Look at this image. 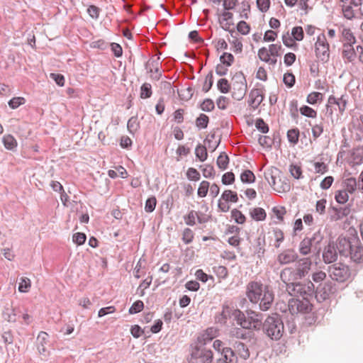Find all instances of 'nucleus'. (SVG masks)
<instances>
[{"label": "nucleus", "instance_id": "obj_1", "mask_svg": "<svg viewBox=\"0 0 363 363\" xmlns=\"http://www.w3.org/2000/svg\"><path fill=\"white\" fill-rule=\"evenodd\" d=\"M246 296L252 303H258L262 311L269 310L274 301V294L261 281H250L246 286Z\"/></svg>", "mask_w": 363, "mask_h": 363}, {"label": "nucleus", "instance_id": "obj_2", "mask_svg": "<svg viewBox=\"0 0 363 363\" xmlns=\"http://www.w3.org/2000/svg\"><path fill=\"white\" fill-rule=\"evenodd\" d=\"M233 315L240 327L247 330H259L263 324L262 314L252 310H247L245 314L240 310L235 309Z\"/></svg>", "mask_w": 363, "mask_h": 363}, {"label": "nucleus", "instance_id": "obj_3", "mask_svg": "<svg viewBox=\"0 0 363 363\" xmlns=\"http://www.w3.org/2000/svg\"><path fill=\"white\" fill-rule=\"evenodd\" d=\"M261 328L268 337L274 340H279L285 331L284 323L278 313L269 315Z\"/></svg>", "mask_w": 363, "mask_h": 363}, {"label": "nucleus", "instance_id": "obj_4", "mask_svg": "<svg viewBox=\"0 0 363 363\" xmlns=\"http://www.w3.org/2000/svg\"><path fill=\"white\" fill-rule=\"evenodd\" d=\"M311 266L310 258H303L298 262L296 268L287 267L281 272V280L286 283L291 281H297L305 277L309 272Z\"/></svg>", "mask_w": 363, "mask_h": 363}, {"label": "nucleus", "instance_id": "obj_5", "mask_svg": "<svg viewBox=\"0 0 363 363\" xmlns=\"http://www.w3.org/2000/svg\"><path fill=\"white\" fill-rule=\"evenodd\" d=\"M286 282V290L290 295L302 297L303 299H313L315 294V284L311 280Z\"/></svg>", "mask_w": 363, "mask_h": 363}, {"label": "nucleus", "instance_id": "obj_6", "mask_svg": "<svg viewBox=\"0 0 363 363\" xmlns=\"http://www.w3.org/2000/svg\"><path fill=\"white\" fill-rule=\"evenodd\" d=\"M323 235L318 231L311 237H306L299 244V252L303 255H308L311 252L312 249L319 253L320 251V244L323 240Z\"/></svg>", "mask_w": 363, "mask_h": 363}, {"label": "nucleus", "instance_id": "obj_7", "mask_svg": "<svg viewBox=\"0 0 363 363\" xmlns=\"http://www.w3.org/2000/svg\"><path fill=\"white\" fill-rule=\"evenodd\" d=\"M213 354L211 350L206 349L203 345H196L192 347L189 363H212Z\"/></svg>", "mask_w": 363, "mask_h": 363}, {"label": "nucleus", "instance_id": "obj_8", "mask_svg": "<svg viewBox=\"0 0 363 363\" xmlns=\"http://www.w3.org/2000/svg\"><path fill=\"white\" fill-rule=\"evenodd\" d=\"M357 237H342L340 236L337 240V247L340 257L347 258L355 250L359 242Z\"/></svg>", "mask_w": 363, "mask_h": 363}, {"label": "nucleus", "instance_id": "obj_9", "mask_svg": "<svg viewBox=\"0 0 363 363\" xmlns=\"http://www.w3.org/2000/svg\"><path fill=\"white\" fill-rule=\"evenodd\" d=\"M328 273L332 279L338 282L345 281L350 278L351 274L348 266L341 263H337L330 266Z\"/></svg>", "mask_w": 363, "mask_h": 363}, {"label": "nucleus", "instance_id": "obj_10", "mask_svg": "<svg viewBox=\"0 0 363 363\" xmlns=\"http://www.w3.org/2000/svg\"><path fill=\"white\" fill-rule=\"evenodd\" d=\"M315 52L317 58L321 62H327L329 60V44L324 34L318 35L315 44Z\"/></svg>", "mask_w": 363, "mask_h": 363}, {"label": "nucleus", "instance_id": "obj_11", "mask_svg": "<svg viewBox=\"0 0 363 363\" xmlns=\"http://www.w3.org/2000/svg\"><path fill=\"white\" fill-rule=\"evenodd\" d=\"M335 291L333 284L331 281L320 283L315 286L314 297L318 302L321 303L330 298L331 294Z\"/></svg>", "mask_w": 363, "mask_h": 363}, {"label": "nucleus", "instance_id": "obj_12", "mask_svg": "<svg viewBox=\"0 0 363 363\" xmlns=\"http://www.w3.org/2000/svg\"><path fill=\"white\" fill-rule=\"evenodd\" d=\"M311 299L291 300L289 302V311L294 315L298 313H308L311 311L313 305L311 303Z\"/></svg>", "mask_w": 363, "mask_h": 363}, {"label": "nucleus", "instance_id": "obj_13", "mask_svg": "<svg viewBox=\"0 0 363 363\" xmlns=\"http://www.w3.org/2000/svg\"><path fill=\"white\" fill-rule=\"evenodd\" d=\"M337 242H330L328 245L325 247L323 252V259L324 262L330 264L335 262L337 259Z\"/></svg>", "mask_w": 363, "mask_h": 363}, {"label": "nucleus", "instance_id": "obj_14", "mask_svg": "<svg viewBox=\"0 0 363 363\" xmlns=\"http://www.w3.org/2000/svg\"><path fill=\"white\" fill-rule=\"evenodd\" d=\"M350 205L345 206H331L328 208V214L331 220H338L347 216L350 213Z\"/></svg>", "mask_w": 363, "mask_h": 363}, {"label": "nucleus", "instance_id": "obj_15", "mask_svg": "<svg viewBox=\"0 0 363 363\" xmlns=\"http://www.w3.org/2000/svg\"><path fill=\"white\" fill-rule=\"evenodd\" d=\"M347 99L348 96L347 94L342 95L340 97H335L333 95L330 96L328 100L327 107L328 108L333 105L337 106L340 113H342L346 108Z\"/></svg>", "mask_w": 363, "mask_h": 363}, {"label": "nucleus", "instance_id": "obj_16", "mask_svg": "<svg viewBox=\"0 0 363 363\" xmlns=\"http://www.w3.org/2000/svg\"><path fill=\"white\" fill-rule=\"evenodd\" d=\"M48 334L46 332L41 331L37 337V348L39 353L45 357L49 354L45 345L48 342Z\"/></svg>", "mask_w": 363, "mask_h": 363}, {"label": "nucleus", "instance_id": "obj_17", "mask_svg": "<svg viewBox=\"0 0 363 363\" xmlns=\"http://www.w3.org/2000/svg\"><path fill=\"white\" fill-rule=\"evenodd\" d=\"M298 255L292 250H286L278 255L277 260L281 264L294 262L298 259Z\"/></svg>", "mask_w": 363, "mask_h": 363}, {"label": "nucleus", "instance_id": "obj_18", "mask_svg": "<svg viewBox=\"0 0 363 363\" xmlns=\"http://www.w3.org/2000/svg\"><path fill=\"white\" fill-rule=\"evenodd\" d=\"M233 349L238 356V359L240 357L243 360H246L250 357V351L247 346L242 342L236 341L233 344Z\"/></svg>", "mask_w": 363, "mask_h": 363}, {"label": "nucleus", "instance_id": "obj_19", "mask_svg": "<svg viewBox=\"0 0 363 363\" xmlns=\"http://www.w3.org/2000/svg\"><path fill=\"white\" fill-rule=\"evenodd\" d=\"M238 356L231 348H225L221 357L217 360V363H238Z\"/></svg>", "mask_w": 363, "mask_h": 363}, {"label": "nucleus", "instance_id": "obj_20", "mask_svg": "<svg viewBox=\"0 0 363 363\" xmlns=\"http://www.w3.org/2000/svg\"><path fill=\"white\" fill-rule=\"evenodd\" d=\"M250 105L253 106L255 104V108H257L264 99V89H253L250 93Z\"/></svg>", "mask_w": 363, "mask_h": 363}, {"label": "nucleus", "instance_id": "obj_21", "mask_svg": "<svg viewBox=\"0 0 363 363\" xmlns=\"http://www.w3.org/2000/svg\"><path fill=\"white\" fill-rule=\"evenodd\" d=\"M245 328H233L230 331V335L233 337H236L242 340L250 339L254 336V333L251 330L245 331Z\"/></svg>", "mask_w": 363, "mask_h": 363}, {"label": "nucleus", "instance_id": "obj_22", "mask_svg": "<svg viewBox=\"0 0 363 363\" xmlns=\"http://www.w3.org/2000/svg\"><path fill=\"white\" fill-rule=\"evenodd\" d=\"M342 57L345 59H347L349 62H352L357 54L359 53L357 52V49L354 50L353 47V44L350 43H343V49H342Z\"/></svg>", "mask_w": 363, "mask_h": 363}, {"label": "nucleus", "instance_id": "obj_23", "mask_svg": "<svg viewBox=\"0 0 363 363\" xmlns=\"http://www.w3.org/2000/svg\"><path fill=\"white\" fill-rule=\"evenodd\" d=\"M341 186L342 189L350 194H352L357 190V179L354 177L344 179Z\"/></svg>", "mask_w": 363, "mask_h": 363}, {"label": "nucleus", "instance_id": "obj_24", "mask_svg": "<svg viewBox=\"0 0 363 363\" xmlns=\"http://www.w3.org/2000/svg\"><path fill=\"white\" fill-rule=\"evenodd\" d=\"M354 251L348 256L347 258L354 263L359 264L363 262V246L359 242L357 246L354 248Z\"/></svg>", "mask_w": 363, "mask_h": 363}, {"label": "nucleus", "instance_id": "obj_25", "mask_svg": "<svg viewBox=\"0 0 363 363\" xmlns=\"http://www.w3.org/2000/svg\"><path fill=\"white\" fill-rule=\"evenodd\" d=\"M160 65L161 62L160 55L156 58L155 57H152L145 64V69L150 72L157 73L160 72Z\"/></svg>", "mask_w": 363, "mask_h": 363}, {"label": "nucleus", "instance_id": "obj_26", "mask_svg": "<svg viewBox=\"0 0 363 363\" xmlns=\"http://www.w3.org/2000/svg\"><path fill=\"white\" fill-rule=\"evenodd\" d=\"M279 174V169L277 167H272L264 172V178L271 186L276 184V178Z\"/></svg>", "mask_w": 363, "mask_h": 363}, {"label": "nucleus", "instance_id": "obj_27", "mask_svg": "<svg viewBox=\"0 0 363 363\" xmlns=\"http://www.w3.org/2000/svg\"><path fill=\"white\" fill-rule=\"evenodd\" d=\"M2 316L5 320L15 323L16 321L17 311L13 308L5 307L3 311Z\"/></svg>", "mask_w": 363, "mask_h": 363}, {"label": "nucleus", "instance_id": "obj_28", "mask_svg": "<svg viewBox=\"0 0 363 363\" xmlns=\"http://www.w3.org/2000/svg\"><path fill=\"white\" fill-rule=\"evenodd\" d=\"M250 215L252 219L256 221L264 220L267 217V213L262 208H254L250 210Z\"/></svg>", "mask_w": 363, "mask_h": 363}, {"label": "nucleus", "instance_id": "obj_29", "mask_svg": "<svg viewBox=\"0 0 363 363\" xmlns=\"http://www.w3.org/2000/svg\"><path fill=\"white\" fill-rule=\"evenodd\" d=\"M230 311L228 306H223L222 312L217 314L215 317L216 322L220 324H225L228 318L230 317Z\"/></svg>", "mask_w": 363, "mask_h": 363}, {"label": "nucleus", "instance_id": "obj_30", "mask_svg": "<svg viewBox=\"0 0 363 363\" xmlns=\"http://www.w3.org/2000/svg\"><path fill=\"white\" fill-rule=\"evenodd\" d=\"M229 161L230 159L228 155L225 152H223L218 157L216 164L219 169L225 170L228 168Z\"/></svg>", "mask_w": 363, "mask_h": 363}, {"label": "nucleus", "instance_id": "obj_31", "mask_svg": "<svg viewBox=\"0 0 363 363\" xmlns=\"http://www.w3.org/2000/svg\"><path fill=\"white\" fill-rule=\"evenodd\" d=\"M3 143L7 150H13L17 147L16 140L10 134L4 136Z\"/></svg>", "mask_w": 363, "mask_h": 363}, {"label": "nucleus", "instance_id": "obj_32", "mask_svg": "<svg viewBox=\"0 0 363 363\" xmlns=\"http://www.w3.org/2000/svg\"><path fill=\"white\" fill-rule=\"evenodd\" d=\"M284 328L289 331L290 334H294L296 333V325L295 323V317L294 314L290 313V315L286 317V326H284Z\"/></svg>", "mask_w": 363, "mask_h": 363}, {"label": "nucleus", "instance_id": "obj_33", "mask_svg": "<svg viewBox=\"0 0 363 363\" xmlns=\"http://www.w3.org/2000/svg\"><path fill=\"white\" fill-rule=\"evenodd\" d=\"M300 131L298 128H291L287 131V138L291 144L296 145L298 142Z\"/></svg>", "mask_w": 363, "mask_h": 363}, {"label": "nucleus", "instance_id": "obj_34", "mask_svg": "<svg viewBox=\"0 0 363 363\" xmlns=\"http://www.w3.org/2000/svg\"><path fill=\"white\" fill-rule=\"evenodd\" d=\"M272 235L275 240L273 245L276 248H279L280 247L281 243L284 240V233L281 230H280L279 228H274L272 230Z\"/></svg>", "mask_w": 363, "mask_h": 363}, {"label": "nucleus", "instance_id": "obj_35", "mask_svg": "<svg viewBox=\"0 0 363 363\" xmlns=\"http://www.w3.org/2000/svg\"><path fill=\"white\" fill-rule=\"evenodd\" d=\"M195 155L199 161L204 162L208 157L206 147L201 144H199L195 149Z\"/></svg>", "mask_w": 363, "mask_h": 363}, {"label": "nucleus", "instance_id": "obj_36", "mask_svg": "<svg viewBox=\"0 0 363 363\" xmlns=\"http://www.w3.org/2000/svg\"><path fill=\"white\" fill-rule=\"evenodd\" d=\"M335 201L340 204H345L349 200V193L341 189L335 192Z\"/></svg>", "mask_w": 363, "mask_h": 363}, {"label": "nucleus", "instance_id": "obj_37", "mask_svg": "<svg viewBox=\"0 0 363 363\" xmlns=\"http://www.w3.org/2000/svg\"><path fill=\"white\" fill-rule=\"evenodd\" d=\"M221 199H223L225 202L231 201L236 203L238 201L237 193L231 190L224 191L221 195Z\"/></svg>", "mask_w": 363, "mask_h": 363}, {"label": "nucleus", "instance_id": "obj_38", "mask_svg": "<svg viewBox=\"0 0 363 363\" xmlns=\"http://www.w3.org/2000/svg\"><path fill=\"white\" fill-rule=\"evenodd\" d=\"M342 40L344 43L354 44L356 42L355 38L349 28H343L342 30Z\"/></svg>", "mask_w": 363, "mask_h": 363}, {"label": "nucleus", "instance_id": "obj_39", "mask_svg": "<svg viewBox=\"0 0 363 363\" xmlns=\"http://www.w3.org/2000/svg\"><path fill=\"white\" fill-rule=\"evenodd\" d=\"M209 123V118L204 113H201L196 119V125L199 129L206 128Z\"/></svg>", "mask_w": 363, "mask_h": 363}, {"label": "nucleus", "instance_id": "obj_40", "mask_svg": "<svg viewBox=\"0 0 363 363\" xmlns=\"http://www.w3.org/2000/svg\"><path fill=\"white\" fill-rule=\"evenodd\" d=\"M240 179L243 183L251 184L255 182V176L251 170L247 169L241 173Z\"/></svg>", "mask_w": 363, "mask_h": 363}, {"label": "nucleus", "instance_id": "obj_41", "mask_svg": "<svg viewBox=\"0 0 363 363\" xmlns=\"http://www.w3.org/2000/svg\"><path fill=\"white\" fill-rule=\"evenodd\" d=\"M152 86L149 83H144L140 87V96L141 99H148L152 96Z\"/></svg>", "mask_w": 363, "mask_h": 363}, {"label": "nucleus", "instance_id": "obj_42", "mask_svg": "<svg viewBox=\"0 0 363 363\" xmlns=\"http://www.w3.org/2000/svg\"><path fill=\"white\" fill-rule=\"evenodd\" d=\"M299 111L301 115L308 118H314L317 116V111L306 105L301 106Z\"/></svg>", "mask_w": 363, "mask_h": 363}, {"label": "nucleus", "instance_id": "obj_43", "mask_svg": "<svg viewBox=\"0 0 363 363\" xmlns=\"http://www.w3.org/2000/svg\"><path fill=\"white\" fill-rule=\"evenodd\" d=\"M294 39L293 37H291L289 35V31L284 34L282 36V41L285 46L289 48H292L294 50H296L297 48V44L294 42Z\"/></svg>", "mask_w": 363, "mask_h": 363}, {"label": "nucleus", "instance_id": "obj_44", "mask_svg": "<svg viewBox=\"0 0 363 363\" xmlns=\"http://www.w3.org/2000/svg\"><path fill=\"white\" fill-rule=\"evenodd\" d=\"M231 216L238 224H243L246 220L245 215L236 208L231 211Z\"/></svg>", "mask_w": 363, "mask_h": 363}, {"label": "nucleus", "instance_id": "obj_45", "mask_svg": "<svg viewBox=\"0 0 363 363\" xmlns=\"http://www.w3.org/2000/svg\"><path fill=\"white\" fill-rule=\"evenodd\" d=\"M326 278V274L323 271H318L313 273L311 279L313 283L315 284V286L318 285L320 283H324L323 281Z\"/></svg>", "mask_w": 363, "mask_h": 363}, {"label": "nucleus", "instance_id": "obj_46", "mask_svg": "<svg viewBox=\"0 0 363 363\" xmlns=\"http://www.w3.org/2000/svg\"><path fill=\"white\" fill-rule=\"evenodd\" d=\"M127 128L130 133L133 134L136 131H138L139 128V123L138 122V118L135 116H132L128 121Z\"/></svg>", "mask_w": 363, "mask_h": 363}, {"label": "nucleus", "instance_id": "obj_47", "mask_svg": "<svg viewBox=\"0 0 363 363\" xmlns=\"http://www.w3.org/2000/svg\"><path fill=\"white\" fill-rule=\"evenodd\" d=\"M322 99L323 94L321 93L313 91L308 95L306 101L307 103L311 105H314L317 104L318 101H321Z\"/></svg>", "mask_w": 363, "mask_h": 363}, {"label": "nucleus", "instance_id": "obj_48", "mask_svg": "<svg viewBox=\"0 0 363 363\" xmlns=\"http://www.w3.org/2000/svg\"><path fill=\"white\" fill-rule=\"evenodd\" d=\"M234 56L229 52H224L220 57L221 64L225 65L226 67H230L234 62Z\"/></svg>", "mask_w": 363, "mask_h": 363}, {"label": "nucleus", "instance_id": "obj_49", "mask_svg": "<svg viewBox=\"0 0 363 363\" xmlns=\"http://www.w3.org/2000/svg\"><path fill=\"white\" fill-rule=\"evenodd\" d=\"M217 86L218 89L223 94L228 93L230 88L228 81L225 78H222L218 81Z\"/></svg>", "mask_w": 363, "mask_h": 363}, {"label": "nucleus", "instance_id": "obj_50", "mask_svg": "<svg viewBox=\"0 0 363 363\" xmlns=\"http://www.w3.org/2000/svg\"><path fill=\"white\" fill-rule=\"evenodd\" d=\"M30 287V280L27 277H21L18 284V291L21 293H26Z\"/></svg>", "mask_w": 363, "mask_h": 363}, {"label": "nucleus", "instance_id": "obj_51", "mask_svg": "<svg viewBox=\"0 0 363 363\" xmlns=\"http://www.w3.org/2000/svg\"><path fill=\"white\" fill-rule=\"evenodd\" d=\"M309 125L311 126L312 135L314 140L319 138L323 133V125L322 123L318 124L312 125L311 123Z\"/></svg>", "mask_w": 363, "mask_h": 363}, {"label": "nucleus", "instance_id": "obj_52", "mask_svg": "<svg viewBox=\"0 0 363 363\" xmlns=\"http://www.w3.org/2000/svg\"><path fill=\"white\" fill-rule=\"evenodd\" d=\"M198 213L194 210L189 212L186 216H184V219L185 223L189 226H194L196 224V218L197 217Z\"/></svg>", "mask_w": 363, "mask_h": 363}, {"label": "nucleus", "instance_id": "obj_53", "mask_svg": "<svg viewBox=\"0 0 363 363\" xmlns=\"http://www.w3.org/2000/svg\"><path fill=\"white\" fill-rule=\"evenodd\" d=\"M283 82L287 87H293L296 82L295 76L291 72L285 73L283 77Z\"/></svg>", "mask_w": 363, "mask_h": 363}, {"label": "nucleus", "instance_id": "obj_54", "mask_svg": "<svg viewBox=\"0 0 363 363\" xmlns=\"http://www.w3.org/2000/svg\"><path fill=\"white\" fill-rule=\"evenodd\" d=\"M291 35L296 41H301L303 39L304 33L301 26H295L292 28Z\"/></svg>", "mask_w": 363, "mask_h": 363}, {"label": "nucleus", "instance_id": "obj_55", "mask_svg": "<svg viewBox=\"0 0 363 363\" xmlns=\"http://www.w3.org/2000/svg\"><path fill=\"white\" fill-rule=\"evenodd\" d=\"M209 186L210 183L208 182L202 181L198 189V196L201 198L206 196L208 191Z\"/></svg>", "mask_w": 363, "mask_h": 363}, {"label": "nucleus", "instance_id": "obj_56", "mask_svg": "<svg viewBox=\"0 0 363 363\" xmlns=\"http://www.w3.org/2000/svg\"><path fill=\"white\" fill-rule=\"evenodd\" d=\"M26 103V99L23 97H13L11 100L9 101L8 104L10 108L12 109H16L18 108L21 105H23Z\"/></svg>", "mask_w": 363, "mask_h": 363}, {"label": "nucleus", "instance_id": "obj_57", "mask_svg": "<svg viewBox=\"0 0 363 363\" xmlns=\"http://www.w3.org/2000/svg\"><path fill=\"white\" fill-rule=\"evenodd\" d=\"M200 108L203 111L210 112L214 109L215 104L212 99H206L201 104Z\"/></svg>", "mask_w": 363, "mask_h": 363}, {"label": "nucleus", "instance_id": "obj_58", "mask_svg": "<svg viewBox=\"0 0 363 363\" xmlns=\"http://www.w3.org/2000/svg\"><path fill=\"white\" fill-rule=\"evenodd\" d=\"M157 199L155 196L148 198L145 201V211L147 213H152L155 209Z\"/></svg>", "mask_w": 363, "mask_h": 363}, {"label": "nucleus", "instance_id": "obj_59", "mask_svg": "<svg viewBox=\"0 0 363 363\" xmlns=\"http://www.w3.org/2000/svg\"><path fill=\"white\" fill-rule=\"evenodd\" d=\"M289 172L293 177L296 179L302 178V169L300 166L297 164H291L289 167Z\"/></svg>", "mask_w": 363, "mask_h": 363}, {"label": "nucleus", "instance_id": "obj_60", "mask_svg": "<svg viewBox=\"0 0 363 363\" xmlns=\"http://www.w3.org/2000/svg\"><path fill=\"white\" fill-rule=\"evenodd\" d=\"M144 308V303L142 301H135L128 310L130 314H136L140 312Z\"/></svg>", "mask_w": 363, "mask_h": 363}, {"label": "nucleus", "instance_id": "obj_61", "mask_svg": "<svg viewBox=\"0 0 363 363\" xmlns=\"http://www.w3.org/2000/svg\"><path fill=\"white\" fill-rule=\"evenodd\" d=\"M256 128L262 133H267L269 132V125L264 122V121L259 118L256 120L255 122Z\"/></svg>", "mask_w": 363, "mask_h": 363}, {"label": "nucleus", "instance_id": "obj_62", "mask_svg": "<svg viewBox=\"0 0 363 363\" xmlns=\"http://www.w3.org/2000/svg\"><path fill=\"white\" fill-rule=\"evenodd\" d=\"M186 177L189 180L199 181L200 179V173L194 167H190L186 172Z\"/></svg>", "mask_w": 363, "mask_h": 363}, {"label": "nucleus", "instance_id": "obj_63", "mask_svg": "<svg viewBox=\"0 0 363 363\" xmlns=\"http://www.w3.org/2000/svg\"><path fill=\"white\" fill-rule=\"evenodd\" d=\"M194 233L190 228H185L182 233V240L185 244H189L193 241Z\"/></svg>", "mask_w": 363, "mask_h": 363}, {"label": "nucleus", "instance_id": "obj_64", "mask_svg": "<svg viewBox=\"0 0 363 363\" xmlns=\"http://www.w3.org/2000/svg\"><path fill=\"white\" fill-rule=\"evenodd\" d=\"M237 30L241 34L247 35L250 33V27L245 21H240L237 25Z\"/></svg>", "mask_w": 363, "mask_h": 363}]
</instances>
